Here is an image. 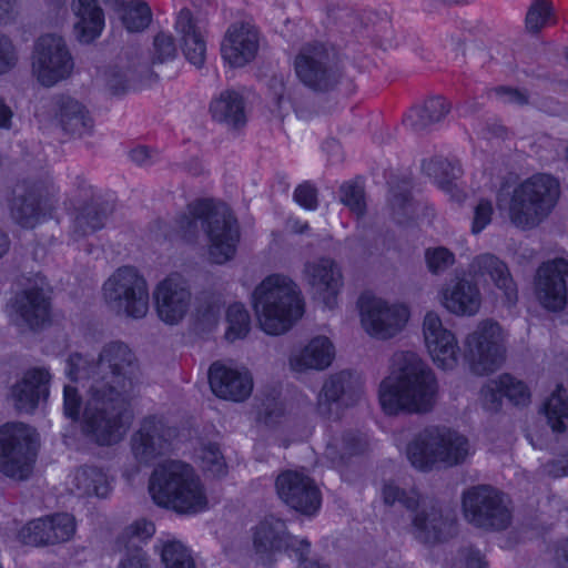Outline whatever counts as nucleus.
<instances>
[{
	"instance_id": "obj_1",
	"label": "nucleus",
	"mask_w": 568,
	"mask_h": 568,
	"mask_svg": "<svg viewBox=\"0 0 568 568\" xmlns=\"http://www.w3.org/2000/svg\"><path fill=\"white\" fill-rule=\"evenodd\" d=\"M65 375L79 382L63 388L65 416L80 419L81 433L99 446L120 443L133 420L132 402L136 396L139 363L134 352L121 341L105 343L97 357L80 353L65 361Z\"/></svg>"
},
{
	"instance_id": "obj_2",
	"label": "nucleus",
	"mask_w": 568,
	"mask_h": 568,
	"mask_svg": "<svg viewBox=\"0 0 568 568\" xmlns=\"http://www.w3.org/2000/svg\"><path fill=\"white\" fill-rule=\"evenodd\" d=\"M438 383L433 369L414 352H397L389 375L379 385L378 397L388 415L425 414L437 400Z\"/></svg>"
},
{
	"instance_id": "obj_3",
	"label": "nucleus",
	"mask_w": 568,
	"mask_h": 568,
	"mask_svg": "<svg viewBox=\"0 0 568 568\" xmlns=\"http://www.w3.org/2000/svg\"><path fill=\"white\" fill-rule=\"evenodd\" d=\"M561 194L560 182L548 173H536L497 193V206L509 222L523 231L534 230L556 209Z\"/></svg>"
},
{
	"instance_id": "obj_4",
	"label": "nucleus",
	"mask_w": 568,
	"mask_h": 568,
	"mask_svg": "<svg viewBox=\"0 0 568 568\" xmlns=\"http://www.w3.org/2000/svg\"><path fill=\"white\" fill-rule=\"evenodd\" d=\"M155 505L181 515H196L209 508L207 490L196 470L181 460L159 464L149 479Z\"/></svg>"
},
{
	"instance_id": "obj_5",
	"label": "nucleus",
	"mask_w": 568,
	"mask_h": 568,
	"mask_svg": "<svg viewBox=\"0 0 568 568\" xmlns=\"http://www.w3.org/2000/svg\"><path fill=\"white\" fill-rule=\"evenodd\" d=\"M178 232L186 242L197 239L200 229L209 241V257L215 264L232 260L240 239L239 225L225 206H214L209 201H196L187 205L179 220Z\"/></svg>"
},
{
	"instance_id": "obj_6",
	"label": "nucleus",
	"mask_w": 568,
	"mask_h": 568,
	"mask_svg": "<svg viewBox=\"0 0 568 568\" xmlns=\"http://www.w3.org/2000/svg\"><path fill=\"white\" fill-rule=\"evenodd\" d=\"M258 325L268 335H282L303 316L304 302L298 285L284 274L266 276L253 291Z\"/></svg>"
},
{
	"instance_id": "obj_7",
	"label": "nucleus",
	"mask_w": 568,
	"mask_h": 568,
	"mask_svg": "<svg viewBox=\"0 0 568 568\" xmlns=\"http://www.w3.org/2000/svg\"><path fill=\"white\" fill-rule=\"evenodd\" d=\"M386 505H400L410 514L413 534L425 542L433 544L447 539L454 534V517L440 504L416 488L403 489L394 483H386L382 489Z\"/></svg>"
},
{
	"instance_id": "obj_8",
	"label": "nucleus",
	"mask_w": 568,
	"mask_h": 568,
	"mask_svg": "<svg viewBox=\"0 0 568 568\" xmlns=\"http://www.w3.org/2000/svg\"><path fill=\"white\" fill-rule=\"evenodd\" d=\"M473 454V447L464 435L439 427H428L409 442L406 455L410 464L420 470H429L437 464L456 466Z\"/></svg>"
},
{
	"instance_id": "obj_9",
	"label": "nucleus",
	"mask_w": 568,
	"mask_h": 568,
	"mask_svg": "<svg viewBox=\"0 0 568 568\" xmlns=\"http://www.w3.org/2000/svg\"><path fill=\"white\" fill-rule=\"evenodd\" d=\"M103 297L118 315L141 320L149 312L146 280L132 266L118 268L103 284Z\"/></svg>"
},
{
	"instance_id": "obj_10",
	"label": "nucleus",
	"mask_w": 568,
	"mask_h": 568,
	"mask_svg": "<svg viewBox=\"0 0 568 568\" xmlns=\"http://www.w3.org/2000/svg\"><path fill=\"white\" fill-rule=\"evenodd\" d=\"M37 455V434L23 423L0 427V471L13 479H27Z\"/></svg>"
},
{
	"instance_id": "obj_11",
	"label": "nucleus",
	"mask_w": 568,
	"mask_h": 568,
	"mask_svg": "<svg viewBox=\"0 0 568 568\" xmlns=\"http://www.w3.org/2000/svg\"><path fill=\"white\" fill-rule=\"evenodd\" d=\"M74 60L63 37L45 33L37 39L31 54V74L44 88L71 77Z\"/></svg>"
},
{
	"instance_id": "obj_12",
	"label": "nucleus",
	"mask_w": 568,
	"mask_h": 568,
	"mask_svg": "<svg viewBox=\"0 0 568 568\" xmlns=\"http://www.w3.org/2000/svg\"><path fill=\"white\" fill-rule=\"evenodd\" d=\"M464 352L475 374L487 375L497 371L505 358L501 326L493 320L478 322L464 339Z\"/></svg>"
},
{
	"instance_id": "obj_13",
	"label": "nucleus",
	"mask_w": 568,
	"mask_h": 568,
	"mask_svg": "<svg viewBox=\"0 0 568 568\" xmlns=\"http://www.w3.org/2000/svg\"><path fill=\"white\" fill-rule=\"evenodd\" d=\"M361 325L364 332L378 341L399 335L410 318L407 304L379 296H362L359 300Z\"/></svg>"
},
{
	"instance_id": "obj_14",
	"label": "nucleus",
	"mask_w": 568,
	"mask_h": 568,
	"mask_svg": "<svg viewBox=\"0 0 568 568\" xmlns=\"http://www.w3.org/2000/svg\"><path fill=\"white\" fill-rule=\"evenodd\" d=\"M297 80L314 92L334 90L342 78L336 57L323 44L304 45L294 58Z\"/></svg>"
},
{
	"instance_id": "obj_15",
	"label": "nucleus",
	"mask_w": 568,
	"mask_h": 568,
	"mask_svg": "<svg viewBox=\"0 0 568 568\" xmlns=\"http://www.w3.org/2000/svg\"><path fill=\"white\" fill-rule=\"evenodd\" d=\"M463 510L470 524L484 529H506L511 521L509 499L491 486L467 489L463 494Z\"/></svg>"
},
{
	"instance_id": "obj_16",
	"label": "nucleus",
	"mask_w": 568,
	"mask_h": 568,
	"mask_svg": "<svg viewBox=\"0 0 568 568\" xmlns=\"http://www.w3.org/2000/svg\"><path fill=\"white\" fill-rule=\"evenodd\" d=\"M55 189L49 178L26 179L17 190L11 217L24 229H33L53 209Z\"/></svg>"
},
{
	"instance_id": "obj_17",
	"label": "nucleus",
	"mask_w": 568,
	"mask_h": 568,
	"mask_svg": "<svg viewBox=\"0 0 568 568\" xmlns=\"http://www.w3.org/2000/svg\"><path fill=\"white\" fill-rule=\"evenodd\" d=\"M253 545L263 564L271 562L274 556L284 551L302 560L311 549L307 539L290 535L285 521L273 515L264 517L256 525Z\"/></svg>"
},
{
	"instance_id": "obj_18",
	"label": "nucleus",
	"mask_w": 568,
	"mask_h": 568,
	"mask_svg": "<svg viewBox=\"0 0 568 568\" xmlns=\"http://www.w3.org/2000/svg\"><path fill=\"white\" fill-rule=\"evenodd\" d=\"M363 395V386L351 372L342 371L329 375L316 397V413L324 419L338 420L342 405L352 406Z\"/></svg>"
},
{
	"instance_id": "obj_19",
	"label": "nucleus",
	"mask_w": 568,
	"mask_h": 568,
	"mask_svg": "<svg viewBox=\"0 0 568 568\" xmlns=\"http://www.w3.org/2000/svg\"><path fill=\"white\" fill-rule=\"evenodd\" d=\"M422 334L433 363L443 371L457 367L460 347L456 334L443 323L440 315L428 311L423 317Z\"/></svg>"
},
{
	"instance_id": "obj_20",
	"label": "nucleus",
	"mask_w": 568,
	"mask_h": 568,
	"mask_svg": "<svg viewBox=\"0 0 568 568\" xmlns=\"http://www.w3.org/2000/svg\"><path fill=\"white\" fill-rule=\"evenodd\" d=\"M176 436L173 427L156 416H148L131 436V452L141 465H150L156 458L170 453Z\"/></svg>"
},
{
	"instance_id": "obj_21",
	"label": "nucleus",
	"mask_w": 568,
	"mask_h": 568,
	"mask_svg": "<svg viewBox=\"0 0 568 568\" xmlns=\"http://www.w3.org/2000/svg\"><path fill=\"white\" fill-rule=\"evenodd\" d=\"M278 498L291 509L312 517L322 505V495L314 480L303 473L286 470L275 481Z\"/></svg>"
},
{
	"instance_id": "obj_22",
	"label": "nucleus",
	"mask_w": 568,
	"mask_h": 568,
	"mask_svg": "<svg viewBox=\"0 0 568 568\" xmlns=\"http://www.w3.org/2000/svg\"><path fill=\"white\" fill-rule=\"evenodd\" d=\"M209 384L217 398L233 403L247 400L254 389L253 374L247 367L222 361L211 364Z\"/></svg>"
},
{
	"instance_id": "obj_23",
	"label": "nucleus",
	"mask_w": 568,
	"mask_h": 568,
	"mask_svg": "<svg viewBox=\"0 0 568 568\" xmlns=\"http://www.w3.org/2000/svg\"><path fill=\"white\" fill-rule=\"evenodd\" d=\"M153 297L158 315L169 325L179 324L192 305V292L186 278L173 273L162 280L154 288Z\"/></svg>"
},
{
	"instance_id": "obj_24",
	"label": "nucleus",
	"mask_w": 568,
	"mask_h": 568,
	"mask_svg": "<svg viewBox=\"0 0 568 568\" xmlns=\"http://www.w3.org/2000/svg\"><path fill=\"white\" fill-rule=\"evenodd\" d=\"M568 261L556 257L542 263L536 274L535 293L540 304L560 311L567 303Z\"/></svg>"
},
{
	"instance_id": "obj_25",
	"label": "nucleus",
	"mask_w": 568,
	"mask_h": 568,
	"mask_svg": "<svg viewBox=\"0 0 568 568\" xmlns=\"http://www.w3.org/2000/svg\"><path fill=\"white\" fill-rule=\"evenodd\" d=\"M437 301L454 316L473 317L481 308L483 295L475 281L464 275H456L438 290Z\"/></svg>"
},
{
	"instance_id": "obj_26",
	"label": "nucleus",
	"mask_w": 568,
	"mask_h": 568,
	"mask_svg": "<svg viewBox=\"0 0 568 568\" xmlns=\"http://www.w3.org/2000/svg\"><path fill=\"white\" fill-rule=\"evenodd\" d=\"M303 277L321 296L326 307L333 308L336 305L343 287V274L334 260L320 257L307 261L304 264Z\"/></svg>"
},
{
	"instance_id": "obj_27",
	"label": "nucleus",
	"mask_w": 568,
	"mask_h": 568,
	"mask_svg": "<svg viewBox=\"0 0 568 568\" xmlns=\"http://www.w3.org/2000/svg\"><path fill=\"white\" fill-rule=\"evenodd\" d=\"M49 113L55 123L65 132L82 138L93 130V119L88 108L78 99L57 94L48 104Z\"/></svg>"
},
{
	"instance_id": "obj_28",
	"label": "nucleus",
	"mask_w": 568,
	"mask_h": 568,
	"mask_svg": "<svg viewBox=\"0 0 568 568\" xmlns=\"http://www.w3.org/2000/svg\"><path fill=\"white\" fill-rule=\"evenodd\" d=\"M334 358V344L328 337L318 335L291 351L288 367L294 373L322 372L332 365Z\"/></svg>"
},
{
	"instance_id": "obj_29",
	"label": "nucleus",
	"mask_w": 568,
	"mask_h": 568,
	"mask_svg": "<svg viewBox=\"0 0 568 568\" xmlns=\"http://www.w3.org/2000/svg\"><path fill=\"white\" fill-rule=\"evenodd\" d=\"M258 43V32L253 26L232 24L221 45L222 57L232 67H244L256 57Z\"/></svg>"
},
{
	"instance_id": "obj_30",
	"label": "nucleus",
	"mask_w": 568,
	"mask_h": 568,
	"mask_svg": "<svg viewBox=\"0 0 568 568\" xmlns=\"http://www.w3.org/2000/svg\"><path fill=\"white\" fill-rule=\"evenodd\" d=\"M469 273L475 278L491 282L503 293L508 304L516 303L517 285L507 264L496 255L483 253L475 256L469 264Z\"/></svg>"
},
{
	"instance_id": "obj_31",
	"label": "nucleus",
	"mask_w": 568,
	"mask_h": 568,
	"mask_svg": "<svg viewBox=\"0 0 568 568\" xmlns=\"http://www.w3.org/2000/svg\"><path fill=\"white\" fill-rule=\"evenodd\" d=\"M79 191L73 231L78 236H84L103 227L111 210L106 203L94 197L92 186L85 181H81Z\"/></svg>"
},
{
	"instance_id": "obj_32",
	"label": "nucleus",
	"mask_w": 568,
	"mask_h": 568,
	"mask_svg": "<svg viewBox=\"0 0 568 568\" xmlns=\"http://www.w3.org/2000/svg\"><path fill=\"white\" fill-rule=\"evenodd\" d=\"M51 375L45 368H32L24 373L11 389V398L19 412L31 413L41 399L49 395Z\"/></svg>"
},
{
	"instance_id": "obj_33",
	"label": "nucleus",
	"mask_w": 568,
	"mask_h": 568,
	"mask_svg": "<svg viewBox=\"0 0 568 568\" xmlns=\"http://www.w3.org/2000/svg\"><path fill=\"white\" fill-rule=\"evenodd\" d=\"M12 310V321L19 326L36 328L50 320V301L41 290H29L18 295Z\"/></svg>"
},
{
	"instance_id": "obj_34",
	"label": "nucleus",
	"mask_w": 568,
	"mask_h": 568,
	"mask_svg": "<svg viewBox=\"0 0 568 568\" xmlns=\"http://www.w3.org/2000/svg\"><path fill=\"white\" fill-rule=\"evenodd\" d=\"M71 10L75 17L74 34L79 42L91 43L101 36L105 20L98 0H72Z\"/></svg>"
},
{
	"instance_id": "obj_35",
	"label": "nucleus",
	"mask_w": 568,
	"mask_h": 568,
	"mask_svg": "<svg viewBox=\"0 0 568 568\" xmlns=\"http://www.w3.org/2000/svg\"><path fill=\"white\" fill-rule=\"evenodd\" d=\"M175 30L181 38L183 52L186 59L194 65L204 63L206 43L202 28L194 21L187 9H182L176 18Z\"/></svg>"
},
{
	"instance_id": "obj_36",
	"label": "nucleus",
	"mask_w": 568,
	"mask_h": 568,
	"mask_svg": "<svg viewBox=\"0 0 568 568\" xmlns=\"http://www.w3.org/2000/svg\"><path fill=\"white\" fill-rule=\"evenodd\" d=\"M71 490L81 497L106 498L112 491V478L103 468L83 466L74 473Z\"/></svg>"
},
{
	"instance_id": "obj_37",
	"label": "nucleus",
	"mask_w": 568,
	"mask_h": 568,
	"mask_svg": "<svg viewBox=\"0 0 568 568\" xmlns=\"http://www.w3.org/2000/svg\"><path fill=\"white\" fill-rule=\"evenodd\" d=\"M369 442L367 435L359 430H345L333 436L326 444L325 456L334 466H339L347 458L365 453Z\"/></svg>"
},
{
	"instance_id": "obj_38",
	"label": "nucleus",
	"mask_w": 568,
	"mask_h": 568,
	"mask_svg": "<svg viewBox=\"0 0 568 568\" xmlns=\"http://www.w3.org/2000/svg\"><path fill=\"white\" fill-rule=\"evenodd\" d=\"M210 111L215 121L229 128L239 129L246 123L244 99L234 90L223 91L211 102Z\"/></svg>"
},
{
	"instance_id": "obj_39",
	"label": "nucleus",
	"mask_w": 568,
	"mask_h": 568,
	"mask_svg": "<svg viewBox=\"0 0 568 568\" xmlns=\"http://www.w3.org/2000/svg\"><path fill=\"white\" fill-rule=\"evenodd\" d=\"M449 110L450 105L444 98H432L424 104L412 108L404 118V123L410 130L422 132L442 121Z\"/></svg>"
},
{
	"instance_id": "obj_40",
	"label": "nucleus",
	"mask_w": 568,
	"mask_h": 568,
	"mask_svg": "<svg viewBox=\"0 0 568 568\" xmlns=\"http://www.w3.org/2000/svg\"><path fill=\"white\" fill-rule=\"evenodd\" d=\"M544 409L552 430H565L568 426V388L558 385L545 403Z\"/></svg>"
},
{
	"instance_id": "obj_41",
	"label": "nucleus",
	"mask_w": 568,
	"mask_h": 568,
	"mask_svg": "<svg viewBox=\"0 0 568 568\" xmlns=\"http://www.w3.org/2000/svg\"><path fill=\"white\" fill-rule=\"evenodd\" d=\"M121 21L130 32H140L149 27L152 20V12L146 2L131 0L120 6Z\"/></svg>"
},
{
	"instance_id": "obj_42",
	"label": "nucleus",
	"mask_w": 568,
	"mask_h": 568,
	"mask_svg": "<svg viewBox=\"0 0 568 568\" xmlns=\"http://www.w3.org/2000/svg\"><path fill=\"white\" fill-rule=\"evenodd\" d=\"M49 544L54 545L70 540L75 534V519L67 513L43 517Z\"/></svg>"
},
{
	"instance_id": "obj_43",
	"label": "nucleus",
	"mask_w": 568,
	"mask_h": 568,
	"mask_svg": "<svg viewBox=\"0 0 568 568\" xmlns=\"http://www.w3.org/2000/svg\"><path fill=\"white\" fill-rule=\"evenodd\" d=\"M425 173L436 181V183L446 190H450L453 181L459 176L460 169L444 158H435L423 162Z\"/></svg>"
},
{
	"instance_id": "obj_44",
	"label": "nucleus",
	"mask_w": 568,
	"mask_h": 568,
	"mask_svg": "<svg viewBox=\"0 0 568 568\" xmlns=\"http://www.w3.org/2000/svg\"><path fill=\"white\" fill-rule=\"evenodd\" d=\"M227 329L225 337L230 342L244 338L251 327L248 312L241 303H234L226 311Z\"/></svg>"
},
{
	"instance_id": "obj_45",
	"label": "nucleus",
	"mask_w": 568,
	"mask_h": 568,
	"mask_svg": "<svg viewBox=\"0 0 568 568\" xmlns=\"http://www.w3.org/2000/svg\"><path fill=\"white\" fill-rule=\"evenodd\" d=\"M161 559L165 568H195L189 550L176 540L163 542Z\"/></svg>"
},
{
	"instance_id": "obj_46",
	"label": "nucleus",
	"mask_w": 568,
	"mask_h": 568,
	"mask_svg": "<svg viewBox=\"0 0 568 568\" xmlns=\"http://www.w3.org/2000/svg\"><path fill=\"white\" fill-rule=\"evenodd\" d=\"M424 261L430 274L440 275L455 264L456 258L447 247L434 246L425 250Z\"/></svg>"
},
{
	"instance_id": "obj_47",
	"label": "nucleus",
	"mask_w": 568,
	"mask_h": 568,
	"mask_svg": "<svg viewBox=\"0 0 568 568\" xmlns=\"http://www.w3.org/2000/svg\"><path fill=\"white\" fill-rule=\"evenodd\" d=\"M199 459L204 471L213 476H222L226 473V464L216 444H205L199 452Z\"/></svg>"
},
{
	"instance_id": "obj_48",
	"label": "nucleus",
	"mask_w": 568,
	"mask_h": 568,
	"mask_svg": "<svg viewBox=\"0 0 568 568\" xmlns=\"http://www.w3.org/2000/svg\"><path fill=\"white\" fill-rule=\"evenodd\" d=\"M178 49L171 34L159 32L153 40L151 63L153 65L168 63L175 59Z\"/></svg>"
},
{
	"instance_id": "obj_49",
	"label": "nucleus",
	"mask_w": 568,
	"mask_h": 568,
	"mask_svg": "<svg viewBox=\"0 0 568 568\" xmlns=\"http://www.w3.org/2000/svg\"><path fill=\"white\" fill-rule=\"evenodd\" d=\"M130 79L126 70L120 65L105 68L99 77L100 82L112 94L124 93L129 88Z\"/></svg>"
},
{
	"instance_id": "obj_50",
	"label": "nucleus",
	"mask_w": 568,
	"mask_h": 568,
	"mask_svg": "<svg viewBox=\"0 0 568 568\" xmlns=\"http://www.w3.org/2000/svg\"><path fill=\"white\" fill-rule=\"evenodd\" d=\"M551 17V3L547 0H536L527 12L526 27L530 32H537L550 23Z\"/></svg>"
},
{
	"instance_id": "obj_51",
	"label": "nucleus",
	"mask_w": 568,
	"mask_h": 568,
	"mask_svg": "<svg viewBox=\"0 0 568 568\" xmlns=\"http://www.w3.org/2000/svg\"><path fill=\"white\" fill-rule=\"evenodd\" d=\"M45 528L47 526L43 517L30 520L19 530L18 538L24 545H50Z\"/></svg>"
},
{
	"instance_id": "obj_52",
	"label": "nucleus",
	"mask_w": 568,
	"mask_h": 568,
	"mask_svg": "<svg viewBox=\"0 0 568 568\" xmlns=\"http://www.w3.org/2000/svg\"><path fill=\"white\" fill-rule=\"evenodd\" d=\"M341 202L356 216H362L366 210L364 190L357 183H345L341 186Z\"/></svg>"
},
{
	"instance_id": "obj_53",
	"label": "nucleus",
	"mask_w": 568,
	"mask_h": 568,
	"mask_svg": "<svg viewBox=\"0 0 568 568\" xmlns=\"http://www.w3.org/2000/svg\"><path fill=\"white\" fill-rule=\"evenodd\" d=\"M504 395L515 405H527L530 400V393L526 384L511 375L500 376Z\"/></svg>"
},
{
	"instance_id": "obj_54",
	"label": "nucleus",
	"mask_w": 568,
	"mask_h": 568,
	"mask_svg": "<svg viewBox=\"0 0 568 568\" xmlns=\"http://www.w3.org/2000/svg\"><path fill=\"white\" fill-rule=\"evenodd\" d=\"M504 392L500 377L496 381L487 382L480 389V403L486 410L495 412L501 405Z\"/></svg>"
},
{
	"instance_id": "obj_55",
	"label": "nucleus",
	"mask_w": 568,
	"mask_h": 568,
	"mask_svg": "<svg viewBox=\"0 0 568 568\" xmlns=\"http://www.w3.org/2000/svg\"><path fill=\"white\" fill-rule=\"evenodd\" d=\"M494 207L489 200L481 199L474 207V217L471 222V233L479 234L486 229L493 219Z\"/></svg>"
},
{
	"instance_id": "obj_56",
	"label": "nucleus",
	"mask_w": 568,
	"mask_h": 568,
	"mask_svg": "<svg viewBox=\"0 0 568 568\" xmlns=\"http://www.w3.org/2000/svg\"><path fill=\"white\" fill-rule=\"evenodd\" d=\"M154 531L155 527L153 523L145 519L136 520L125 529L120 540L129 538L132 544L131 549H133V545H136L135 540L143 541L152 537Z\"/></svg>"
},
{
	"instance_id": "obj_57",
	"label": "nucleus",
	"mask_w": 568,
	"mask_h": 568,
	"mask_svg": "<svg viewBox=\"0 0 568 568\" xmlns=\"http://www.w3.org/2000/svg\"><path fill=\"white\" fill-rule=\"evenodd\" d=\"M491 93L501 103L524 105L528 102V97L524 91L509 87L495 88Z\"/></svg>"
},
{
	"instance_id": "obj_58",
	"label": "nucleus",
	"mask_w": 568,
	"mask_h": 568,
	"mask_svg": "<svg viewBox=\"0 0 568 568\" xmlns=\"http://www.w3.org/2000/svg\"><path fill=\"white\" fill-rule=\"evenodd\" d=\"M17 62V54L12 42L0 34V74L11 70Z\"/></svg>"
},
{
	"instance_id": "obj_59",
	"label": "nucleus",
	"mask_w": 568,
	"mask_h": 568,
	"mask_svg": "<svg viewBox=\"0 0 568 568\" xmlns=\"http://www.w3.org/2000/svg\"><path fill=\"white\" fill-rule=\"evenodd\" d=\"M294 200L306 210H315L317 207V191L310 183H303L296 187Z\"/></svg>"
},
{
	"instance_id": "obj_60",
	"label": "nucleus",
	"mask_w": 568,
	"mask_h": 568,
	"mask_svg": "<svg viewBox=\"0 0 568 568\" xmlns=\"http://www.w3.org/2000/svg\"><path fill=\"white\" fill-rule=\"evenodd\" d=\"M118 568H150V561L146 554L138 545H133V549L121 559Z\"/></svg>"
},
{
	"instance_id": "obj_61",
	"label": "nucleus",
	"mask_w": 568,
	"mask_h": 568,
	"mask_svg": "<svg viewBox=\"0 0 568 568\" xmlns=\"http://www.w3.org/2000/svg\"><path fill=\"white\" fill-rule=\"evenodd\" d=\"M390 206L394 217L398 223H403L412 213V204L406 194H394L390 200Z\"/></svg>"
},
{
	"instance_id": "obj_62",
	"label": "nucleus",
	"mask_w": 568,
	"mask_h": 568,
	"mask_svg": "<svg viewBox=\"0 0 568 568\" xmlns=\"http://www.w3.org/2000/svg\"><path fill=\"white\" fill-rule=\"evenodd\" d=\"M268 89L278 108H281L285 101L291 100V94L287 91L285 79L283 75H273L270 79Z\"/></svg>"
},
{
	"instance_id": "obj_63",
	"label": "nucleus",
	"mask_w": 568,
	"mask_h": 568,
	"mask_svg": "<svg viewBox=\"0 0 568 568\" xmlns=\"http://www.w3.org/2000/svg\"><path fill=\"white\" fill-rule=\"evenodd\" d=\"M459 568H486V561L478 550L467 548L460 551Z\"/></svg>"
},
{
	"instance_id": "obj_64",
	"label": "nucleus",
	"mask_w": 568,
	"mask_h": 568,
	"mask_svg": "<svg viewBox=\"0 0 568 568\" xmlns=\"http://www.w3.org/2000/svg\"><path fill=\"white\" fill-rule=\"evenodd\" d=\"M545 475L559 478L568 475V455L547 463L542 467Z\"/></svg>"
}]
</instances>
